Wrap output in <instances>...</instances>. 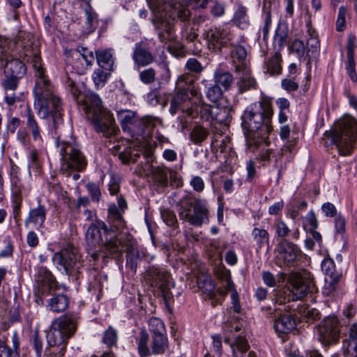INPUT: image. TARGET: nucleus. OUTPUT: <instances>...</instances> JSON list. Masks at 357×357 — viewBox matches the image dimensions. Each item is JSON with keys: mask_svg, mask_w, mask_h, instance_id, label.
<instances>
[{"mask_svg": "<svg viewBox=\"0 0 357 357\" xmlns=\"http://www.w3.org/2000/svg\"><path fill=\"white\" fill-rule=\"evenodd\" d=\"M273 114L271 98L264 96L244 111L242 127L245 131L247 145L252 151H255L262 143L266 146L269 144L268 137L273 130Z\"/></svg>", "mask_w": 357, "mask_h": 357, "instance_id": "obj_1", "label": "nucleus"}, {"mask_svg": "<svg viewBox=\"0 0 357 357\" xmlns=\"http://www.w3.org/2000/svg\"><path fill=\"white\" fill-rule=\"evenodd\" d=\"M80 107L93 125L95 130L103 133L106 137L115 135L118 128L115 125L112 114L102 105L99 96L94 93L85 94L81 100Z\"/></svg>", "mask_w": 357, "mask_h": 357, "instance_id": "obj_2", "label": "nucleus"}, {"mask_svg": "<svg viewBox=\"0 0 357 357\" xmlns=\"http://www.w3.org/2000/svg\"><path fill=\"white\" fill-rule=\"evenodd\" d=\"M121 242V235H117L102 220H96L86 229V245L91 249L102 245V250L107 257L109 254L120 252Z\"/></svg>", "mask_w": 357, "mask_h": 357, "instance_id": "obj_3", "label": "nucleus"}, {"mask_svg": "<svg viewBox=\"0 0 357 357\" xmlns=\"http://www.w3.org/2000/svg\"><path fill=\"white\" fill-rule=\"evenodd\" d=\"M326 136L340 155H349L357 138V121L351 116H344L333 124Z\"/></svg>", "mask_w": 357, "mask_h": 357, "instance_id": "obj_4", "label": "nucleus"}, {"mask_svg": "<svg viewBox=\"0 0 357 357\" xmlns=\"http://www.w3.org/2000/svg\"><path fill=\"white\" fill-rule=\"evenodd\" d=\"M176 206L180 220L197 227L208 222V211L202 200L187 195L177 202Z\"/></svg>", "mask_w": 357, "mask_h": 357, "instance_id": "obj_5", "label": "nucleus"}, {"mask_svg": "<svg viewBox=\"0 0 357 357\" xmlns=\"http://www.w3.org/2000/svg\"><path fill=\"white\" fill-rule=\"evenodd\" d=\"M58 146L62 160L61 171L64 175L70 176L73 172H82L86 168V159L75 142H61Z\"/></svg>", "mask_w": 357, "mask_h": 357, "instance_id": "obj_6", "label": "nucleus"}, {"mask_svg": "<svg viewBox=\"0 0 357 357\" xmlns=\"http://www.w3.org/2000/svg\"><path fill=\"white\" fill-rule=\"evenodd\" d=\"M77 330L75 320L68 314L62 315L55 319L47 334L49 345H67L68 340Z\"/></svg>", "mask_w": 357, "mask_h": 357, "instance_id": "obj_7", "label": "nucleus"}, {"mask_svg": "<svg viewBox=\"0 0 357 357\" xmlns=\"http://www.w3.org/2000/svg\"><path fill=\"white\" fill-rule=\"evenodd\" d=\"M144 279L154 288H157L163 299L167 303L172 298L171 275L162 268L149 266L144 274Z\"/></svg>", "mask_w": 357, "mask_h": 357, "instance_id": "obj_8", "label": "nucleus"}, {"mask_svg": "<svg viewBox=\"0 0 357 357\" xmlns=\"http://www.w3.org/2000/svg\"><path fill=\"white\" fill-rule=\"evenodd\" d=\"M53 261L57 265L62 266L69 275H77L82 266V257L77 248L68 245L60 252H56Z\"/></svg>", "mask_w": 357, "mask_h": 357, "instance_id": "obj_9", "label": "nucleus"}, {"mask_svg": "<svg viewBox=\"0 0 357 357\" xmlns=\"http://www.w3.org/2000/svg\"><path fill=\"white\" fill-rule=\"evenodd\" d=\"M288 283L293 300L303 298L314 287L313 277L306 270L291 273L288 277Z\"/></svg>", "mask_w": 357, "mask_h": 357, "instance_id": "obj_10", "label": "nucleus"}, {"mask_svg": "<svg viewBox=\"0 0 357 357\" xmlns=\"http://www.w3.org/2000/svg\"><path fill=\"white\" fill-rule=\"evenodd\" d=\"M149 339L147 332L144 329L141 330L137 339V350L141 357H147L151 354H162L168 349L167 333L151 335V349L148 347Z\"/></svg>", "mask_w": 357, "mask_h": 357, "instance_id": "obj_11", "label": "nucleus"}, {"mask_svg": "<svg viewBox=\"0 0 357 357\" xmlns=\"http://www.w3.org/2000/svg\"><path fill=\"white\" fill-rule=\"evenodd\" d=\"M36 286L34 289L35 301L38 305L43 304V299L47 292H52L58 289V284L53 275L45 267L38 269L36 278Z\"/></svg>", "mask_w": 357, "mask_h": 357, "instance_id": "obj_12", "label": "nucleus"}, {"mask_svg": "<svg viewBox=\"0 0 357 357\" xmlns=\"http://www.w3.org/2000/svg\"><path fill=\"white\" fill-rule=\"evenodd\" d=\"M232 36L229 29L221 27L211 28L203 33L208 49L215 52H221L222 48L227 47L232 42Z\"/></svg>", "mask_w": 357, "mask_h": 357, "instance_id": "obj_13", "label": "nucleus"}, {"mask_svg": "<svg viewBox=\"0 0 357 357\" xmlns=\"http://www.w3.org/2000/svg\"><path fill=\"white\" fill-rule=\"evenodd\" d=\"M299 249L298 246L288 239H281L275 249V263L279 266H291L296 261Z\"/></svg>", "mask_w": 357, "mask_h": 357, "instance_id": "obj_14", "label": "nucleus"}, {"mask_svg": "<svg viewBox=\"0 0 357 357\" xmlns=\"http://www.w3.org/2000/svg\"><path fill=\"white\" fill-rule=\"evenodd\" d=\"M319 340L324 345L336 343L340 337L339 321L335 317H326L317 328Z\"/></svg>", "mask_w": 357, "mask_h": 357, "instance_id": "obj_15", "label": "nucleus"}, {"mask_svg": "<svg viewBox=\"0 0 357 357\" xmlns=\"http://www.w3.org/2000/svg\"><path fill=\"white\" fill-rule=\"evenodd\" d=\"M121 241L120 252L109 254L107 257H115L121 256L124 251L123 248H125L126 251V267L135 273L139 259V253L135 248V241L131 234L126 233L121 234Z\"/></svg>", "mask_w": 357, "mask_h": 357, "instance_id": "obj_16", "label": "nucleus"}, {"mask_svg": "<svg viewBox=\"0 0 357 357\" xmlns=\"http://www.w3.org/2000/svg\"><path fill=\"white\" fill-rule=\"evenodd\" d=\"M39 98H36L34 101V107L37 110L38 115L42 118L46 119L51 116L52 122L56 126L61 121V114L60 113L61 109V100L56 96H54L51 98H44L43 102V108L38 105L39 102Z\"/></svg>", "mask_w": 357, "mask_h": 357, "instance_id": "obj_17", "label": "nucleus"}, {"mask_svg": "<svg viewBox=\"0 0 357 357\" xmlns=\"http://www.w3.org/2000/svg\"><path fill=\"white\" fill-rule=\"evenodd\" d=\"M174 21V18L166 15H156L152 19V23L160 42L166 43L175 40Z\"/></svg>", "mask_w": 357, "mask_h": 357, "instance_id": "obj_18", "label": "nucleus"}, {"mask_svg": "<svg viewBox=\"0 0 357 357\" xmlns=\"http://www.w3.org/2000/svg\"><path fill=\"white\" fill-rule=\"evenodd\" d=\"M36 80V85L33 89V93L36 98H39L38 105L43 108V102L44 98H51L56 96L54 92V86L52 84L50 80L45 75V71H39L38 75Z\"/></svg>", "mask_w": 357, "mask_h": 357, "instance_id": "obj_19", "label": "nucleus"}, {"mask_svg": "<svg viewBox=\"0 0 357 357\" xmlns=\"http://www.w3.org/2000/svg\"><path fill=\"white\" fill-rule=\"evenodd\" d=\"M199 288L206 294L211 301V305L215 307L221 303L224 298V294L221 289H215V286L211 278L207 276H203L197 280Z\"/></svg>", "mask_w": 357, "mask_h": 357, "instance_id": "obj_20", "label": "nucleus"}, {"mask_svg": "<svg viewBox=\"0 0 357 357\" xmlns=\"http://www.w3.org/2000/svg\"><path fill=\"white\" fill-rule=\"evenodd\" d=\"M132 59L139 67L146 66L153 62L154 56L149 50V45L146 42L141 41L135 44Z\"/></svg>", "mask_w": 357, "mask_h": 357, "instance_id": "obj_21", "label": "nucleus"}, {"mask_svg": "<svg viewBox=\"0 0 357 357\" xmlns=\"http://www.w3.org/2000/svg\"><path fill=\"white\" fill-rule=\"evenodd\" d=\"M59 287L52 292H47L46 296H50L47 300V308L54 312H62L65 311L69 305V299L68 296L63 294L59 293Z\"/></svg>", "mask_w": 357, "mask_h": 357, "instance_id": "obj_22", "label": "nucleus"}, {"mask_svg": "<svg viewBox=\"0 0 357 357\" xmlns=\"http://www.w3.org/2000/svg\"><path fill=\"white\" fill-rule=\"evenodd\" d=\"M229 46L231 47L230 58L236 72H245L246 70L245 63L247 57L246 49L242 45L235 44L233 41Z\"/></svg>", "mask_w": 357, "mask_h": 357, "instance_id": "obj_23", "label": "nucleus"}, {"mask_svg": "<svg viewBox=\"0 0 357 357\" xmlns=\"http://www.w3.org/2000/svg\"><path fill=\"white\" fill-rule=\"evenodd\" d=\"M10 56L4 55L0 57V61L5 60L4 73L6 77H22L26 73L24 64L17 59H9Z\"/></svg>", "mask_w": 357, "mask_h": 357, "instance_id": "obj_24", "label": "nucleus"}, {"mask_svg": "<svg viewBox=\"0 0 357 357\" xmlns=\"http://www.w3.org/2000/svg\"><path fill=\"white\" fill-rule=\"evenodd\" d=\"M225 342L228 344L232 351V357H245V354L250 348L249 343L244 335L241 334L234 337H225Z\"/></svg>", "mask_w": 357, "mask_h": 357, "instance_id": "obj_25", "label": "nucleus"}, {"mask_svg": "<svg viewBox=\"0 0 357 357\" xmlns=\"http://www.w3.org/2000/svg\"><path fill=\"white\" fill-rule=\"evenodd\" d=\"M190 105V98L188 91H177L170 100L169 112L175 115L179 111L184 112Z\"/></svg>", "mask_w": 357, "mask_h": 357, "instance_id": "obj_26", "label": "nucleus"}, {"mask_svg": "<svg viewBox=\"0 0 357 357\" xmlns=\"http://www.w3.org/2000/svg\"><path fill=\"white\" fill-rule=\"evenodd\" d=\"M356 37L350 36L347 45V72L354 82H357V74L356 72V62L354 60V49L356 47Z\"/></svg>", "mask_w": 357, "mask_h": 357, "instance_id": "obj_27", "label": "nucleus"}, {"mask_svg": "<svg viewBox=\"0 0 357 357\" xmlns=\"http://www.w3.org/2000/svg\"><path fill=\"white\" fill-rule=\"evenodd\" d=\"M273 327L278 334H286L296 328V323L291 314H284L275 319Z\"/></svg>", "mask_w": 357, "mask_h": 357, "instance_id": "obj_28", "label": "nucleus"}, {"mask_svg": "<svg viewBox=\"0 0 357 357\" xmlns=\"http://www.w3.org/2000/svg\"><path fill=\"white\" fill-rule=\"evenodd\" d=\"M46 208L45 206L39 204L36 208L31 209L25 220V225L33 224L38 230L43 227L46 219Z\"/></svg>", "mask_w": 357, "mask_h": 357, "instance_id": "obj_29", "label": "nucleus"}, {"mask_svg": "<svg viewBox=\"0 0 357 357\" xmlns=\"http://www.w3.org/2000/svg\"><path fill=\"white\" fill-rule=\"evenodd\" d=\"M107 218L109 225L108 226L109 228H112L115 231V233L119 235L117 231L125 228L126 222L124 221L121 213L115 204L109 206L108 208Z\"/></svg>", "mask_w": 357, "mask_h": 357, "instance_id": "obj_30", "label": "nucleus"}, {"mask_svg": "<svg viewBox=\"0 0 357 357\" xmlns=\"http://www.w3.org/2000/svg\"><path fill=\"white\" fill-rule=\"evenodd\" d=\"M117 118L121 124L123 130L132 132L135 127L141 123L134 112L130 110L121 111L118 113Z\"/></svg>", "mask_w": 357, "mask_h": 357, "instance_id": "obj_31", "label": "nucleus"}, {"mask_svg": "<svg viewBox=\"0 0 357 357\" xmlns=\"http://www.w3.org/2000/svg\"><path fill=\"white\" fill-rule=\"evenodd\" d=\"M282 58L281 53L275 52L265 63V73L271 76L280 75L282 67Z\"/></svg>", "mask_w": 357, "mask_h": 357, "instance_id": "obj_32", "label": "nucleus"}, {"mask_svg": "<svg viewBox=\"0 0 357 357\" xmlns=\"http://www.w3.org/2000/svg\"><path fill=\"white\" fill-rule=\"evenodd\" d=\"M143 173L145 175L151 174L155 182L162 186L167 184V176L165 170L159 167H153L149 160L145 163Z\"/></svg>", "mask_w": 357, "mask_h": 357, "instance_id": "obj_33", "label": "nucleus"}, {"mask_svg": "<svg viewBox=\"0 0 357 357\" xmlns=\"http://www.w3.org/2000/svg\"><path fill=\"white\" fill-rule=\"evenodd\" d=\"M26 126L28 132L32 136V138L36 142H42L41 130L39 127L38 122L36 121L35 116L29 107H27L26 110Z\"/></svg>", "mask_w": 357, "mask_h": 357, "instance_id": "obj_34", "label": "nucleus"}, {"mask_svg": "<svg viewBox=\"0 0 357 357\" xmlns=\"http://www.w3.org/2000/svg\"><path fill=\"white\" fill-rule=\"evenodd\" d=\"M232 22L241 29H245L249 25L250 22L248 15V8L245 6L242 3L237 5Z\"/></svg>", "mask_w": 357, "mask_h": 357, "instance_id": "obj_35", "label": "nucleus"}, {"mask_svg": "<svg viewBox=\"0 0 357 357\" xmlns=\"http://www.w3.org/2000/svg\"><path fill=\"white\" fill-rule=\"evenodd\" d=\"M211 146L215 150H219L220 153H227L232 151L231 146V139L229 136L222 137L221 134L214 133L212 137Z\"/></svg>", "mask_w": 357, "mask_h": 357, "instance_id": "obj_36", "label": "nucleus"}, {"mask_svg": "<svg viewBox=\"0 0 357 357\" xmlns=\"http://www.w3.org/2000/svg\"><path fill=\"white\" fill-rule=\"evenodd\" d=\"M208 112L211 118L219 123H226L231 117V109L227 107H210Z\"/></svg>", "mask_w": 357, "mask_h": 357, "instance_id": "obj_37", "label": "nucleus"}, {"mask_svg": "<svg viewBox=\"0 0 357 357\" xmlns=\"http://www.w3.org/2000/svg\"><path fill=\"white\" fill-rule=\"evenodd\" d=\"M96 60L99 68L106 71H112L114 70V59L112 54L109 50H101L96 52Z\"/></svg>", "mask_w": 357, "mask_h": 357, "instance_id": "obj_38", "label": "nucleus"}, {"mask_svg": "<svg viewBox=\"0 0 357 357\" xmlns=\"http://www.w3.org/2000/svg\"><path fill=\"white\" fill-rule=\"evenodd\" d=\"M213 80L220 88L222 86L225 91H227L234 82V77L231 73L218 70L214 73Z\"/></svg>", "mask_w": 357, "mask_h": 357, "instance_id": "obj_39", "label": "nucleus"}, {"mask_svg": "<svg viewBox=\"0 0 357 357\" xmlns=\"http://www.w3.org/2000/svg\"><path fill=\"white\" fill-rule=\"evenodd\" d=\"M245 73L237 82L238 92L243 93L247 91L257 89V84L255 79L250 73Z\"/></svg>", "mask_w": 357, "mask_h": 357, "instance_id": "obj_40", "label": "nucleus"}, {"mask_svg": "<svg viewBox=\"0 0 357 357\" xmlns=\"http://www.w3.org/2000/svg\"><path fill=\"white\" fill-rule=\"evenodd\" d=\"M350 341L348 343L347 349L344 351V355H351L352 357H357V324H352L349 331Z\"/></svg>", "mask_w": 357, "mask_h": 357, "instance_id": "obj_41", "label": "nucleus"}, {"mask_svg": "<svg viewBox=\"0 0 357 357\" xmlns=\"http://www.w3.org/2000/svg\"><path fill=\"white\" fill-rule=\"evenodd\" d=\"M252 236L259 248L268 245L270 236L267 230L255 227L252 231Z\"/></svg>", "mask_w": 357, "mask_h": 357, "instance_id": "obj_42", "label": "nucleus"}, {"mask_svg": "<svg viewBox=\"0 0 357 357\" xmlns=\"http://www.w3.org/2000/svg\"><path fill=\"white\" fill-rule=\"evenodd\" d=\"M241 328L242 324L237 321V318L231 317L223 327L225 337H231L234 339V337L238 336L235 335L234 333L239 332Z\"/></svg>", "mask_w": 357, "mask_h": 357, "instance_id": "obj_43", "label": "nucleus"}, {"mask_svg": "<svg viewBox=\"0 0 357 357\" xmlns=\"http://www.w3.org/2000/svg\"><path fill=\"white\" fill-rule=\"evenodd\" d=\"M195 77L190 73L181 75L176 82L177 91H189L190 87L194 84Z\"/></svg>", "mask_w": 357, "mask_h": 357, "instance_id": "obj_44", "label": "nucleus"}, {"mask_svg": "<svg viewBox=\"0 0 357 357\" xmlns=\"http://www.w3.org/2000/svg\"><path fill=\"white\" fill-rule=\"evenodd\" d=\"M208 131L201 126H195L190 134V138L196 144H200L208 136Z\"/></svg>", "mask_w": 357, "mask_h": 357, "instance_id": "obj_45", "label": "nucleus"}, {"mask_svg": "<svg viewBox=\"0 0 357 357\" xmlns=\"http://www.w3.org/2000/svg\"><path fill=\"white\" fill-rule=\"evenodd\" d=\"M288 32L286 28L280 26H278L274 36L273 44L275 47H278V51L284 48L287 44Z\"/></svg>", "mask_w": 357, "mask_h": 357, "instance_id": "obj_46", "label": "nucleus"}, {"mask_svg": "<svg viewBox=\"0 0 357 357\" xmlns=\"http://www.w3.org/2000/svg\"><path fill=\"white\" fill-rule=\"evenodd\" d=\"M275 236L281 239H287L289 235L291 230L287 223L281 219H277L273 224Z\"/></svg>", "mask_w": 357, "mask_h": 357, "instance_id": "obj_47", "label": "nucleus"}, {"mask_svg": "<svg viewBox=\"0 0 357 357\" xmlns=\"http://www.w3.org/2000/svg\"><path fill=\"white\" fill-rule=\"evenodd\" d=\"M110 72L111 71H106L102 68H98L94 70L92 78L95 86L97 89L105 86L109 77L110 76Z\"/></svg>", "mask_w": 357, "mask_h": 357, "instance_id": "obj_48", "label": "nucleus"}, {"mask_svg": "<svg viewBox=\"0 0 357 357\" xmlns=\"http://www.w3.org/2000/svg\"><path fill=\"white\" fill-rule=\"evenodd\" d=\"M149 330L151 332V335L167 333L163 321L157 317H151L149 319Z\"/></svg>", "mask_w": 357, "mask_h": 357, "instance_id": "obj_49", "label": "nucleus"}, {"mask_svg": "<svg viewBox=\"0 0 357 357\" xmlns=\"http://www.w3.org/2000/svg\"><path fill=\"white\" fill-rule=\"evenodd\" d=\"M118 340V333L116 329L112 326H109L105 331L102 338V342L107 347H111L116 344Z\"/></svg>", "mask_w": 357, "mask_h": 357, "instance_id": "obj_50", "label": "nucleus"}, {"mask_svg": "<svg viewBox=\"0 0 357 357\" xmlns=\"http://www.w3.org/2000/svg\"><path fill=\"white\" fill-rule=\"evenodd\" d=\"M67 345H49L45 350V357H63Z\"/></svg>", "mask_w": 357, "mask_h": 357, "instance_id": "obj_51", "label": "nucleus"}, {"mask_svg": "<svg viewBox=\"0 0 357 357\" xmlns=\"http://www.w3.org/2000/svg\"><path fill=\"white\" fill-rule=\"evenodd\" d=\"M113 153L118 155L123 163H127L132 160L130 149L128 147H122L121 144H116L114 147Z\"/></svg>", "mask_w": 357, "mask_h": 357, "instance_id": "obj_52", "label": "nucleus"}, {"mask_svg": "<svg viewBox=\"0 0 357 357\" xmlns=\"http://www.w3.org/2000/svg\"><path fill=\"white\" fill-rule=\"evenodd\" d=\"M0 357H20V354H15L8 345L6 337H0Z\"/></svg>", "mask_w": 357, "mask_h": 357, "instance_id": "obj_53", "label": "nucleus"}, {"mask_svg": "<svg viewBox=\"0 0 357 357\" xmlns=\"http://www.w3.org/2000/svg\"><path fill=\"white\" fill-rule=\"evenodd\" d=\"M222 96V90L215 83L208 89L206 97L212 102H216Z\"/></svg>", "mask_w": 357, "mask_h": 357, "instance_id": "obj_54", "label": "nucleus"}, {"mask_svg": "<svg viewBox=\"0 0 357 357\" xmlns=\"http://www.w3.org/2000/svg\"><path fill=\"white\" fill-rule=\"evenodd\" d=\"M182 38L189 43H195L199 36L197 30L194 27H188L186 25L182 30Z\"/></svg>", "mask_w": 357, "mask_h": 357, "instance_id": "obj_55", "label": "nucleus"}, {"mask_svg": "<svg viewBox=\"0 0 357 357\" xmlns=\"http://www.w3.org/2000/svg\"><path fill=\"white\" fill-rule=\"evenodd\" d=\"M155 69L149 68L139 73V79L144 84H151L155 81Z\"/></svg>", "mask_w": 357, "mask_h": 357, "instance_id": "obj_56", "label": "nucleus"}, {"mask_svg": "<svg viewBox=\"0 0 357 357\" xmlns=\"http://www.w3.org/2000/svg\"><path fill=\"white\" fill-rule=\"evenodd\" d=\"M161 217L163 221L169 226L174 227L177 224V219L174 211L169 209L161 210Z\"/></svg>", "mask_w": 357, "mask_h": 357, "instance_id": "obj_57", "label": "nucleus"}, {"mask_svg": "<svg viewBox=\"0 0 357 357\" xmlns=\"http://www.w3.org/2000/svg\"><path fill=\"white\" fill-rule=\"evenodd\" d=\"M185 67L188 71L196 74H200L203 70L202 65L195 58L188 59Z\"/></svg>", "mask_w": 357, "mask_h": 357, "instance_id": "obj_58", "label": "nucleus"}, {"mask_svg": "<svg viewBox=\"0 0 357 357\" xmlns=\"http://www.w3.org/2000/svg\"><path fill=\"white\" fill-rule=\"evenodd\" d=\"M223 280V287L225 290H222L223 291L224 297L226 296L227 292H231V294L234 292H237L235 289V285L234 282L231 281V275L229 272H227L224 275Z\"/></svg>", "mask_w": 357, "mask_h": 357, "instance_id": "obj_59", "label": "nucleus"}, {"mask_svg": "<svg viewBox=\"0 0 357 357\" xmlns=\"http://www.w3.org/2000/svg\"><path fill=\"white\" fill-rule=\"evenodd\" d=\"M318 227V221L316 215L313 211H310L305 218V222L304 223L305 229L310 231L316 229Z\"/></svg>", "mask_w": 357, "mask_h": 357, "instance_id": "obj_60", "label": "nucleus"}, {"mask_svg": "<svg viewBox=\"0 0 357 357\" xmlns=\"http://www.w3.org/2000/svg\"><path fill=\"white\" fill-rule=\"evenodd\" d=\"M169 51L176 57H184L185 56V47L180 42H175L169 47Z\"/></svg>", "mask_w": 357, "mask_h": 357, "instance_id": "obj_61", "label": "nucleus"}, {"mask_svg": "<svg viewBox=\"0 0 357 357\" xmlns=\"http://www.w3.org/2000/svg\"><path fill=\"white\" fill-rule=\"evenodd\" d=\"M306 47L304 42L299 39H296L293 41L291 45V50L295 52L298 56H303L305 52Z\"/></svg>", "mask_w": 357, "mask_h": 357, "instance_id": "obj_62", "label": "nucleus"}, {"mask_svg": "<svg viewBox=\"0 0 357 357\" xmlns=\"http://www.w3.org/2000/svg\"><path fill=\"white\" fill-rule=\"evenodd\" d=\"M321 268L326 275L337 273L335 270V263L332 259L326 258L321 264Z\"/></svg>", "mask_w": 357, "mask_h": 357, "instance_id": "obj_63", "label": "nucleus"}, {"mask_svg": "<svg viewBox=\"0 0 357 357\" xmlns=\"http://www.w3.org/2000/svg\"><path fill=\"white\" fill-rule=\"evenodd\" d=\"M86 189L91 195L93 200L99 202L101 197V192L98 185L93 183H89L86 185Z\"/></svg>", "mask_w": 357, "mask_h": 357, "instance_id": "obj_64", "label": "nucleus"}]
</instances>
